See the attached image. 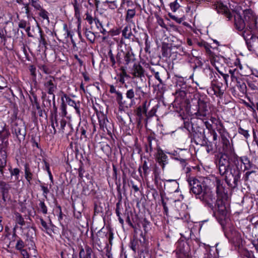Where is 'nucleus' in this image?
<instances>
[{
    "instance_id": "f257e3e1",
    "label": "nucleus",
    "mask_w": 258,
    "mask_h": 258,
    "mask_svg": "<svg viewBox=\"0 0 258 258\" xmlns=\"http://www.w3.org/2000/svg\"><path fill=\"white\" fill-rule=\"evenodd\" d=\"M109 92L111 93H115V98L119 108H131L135 104V100L141 99V96H143L144 92L141 87L132 88L126 91L125 96L116 90L113 85L110 86Z\"/></svg>"
},
{
    "instance_id": "f03ea898",
    "label": "nucleus",
    "mask_w": 258,
    "mask_h": 258,
    "mask_svg": "<svg viewBox=\"0 0 258 258\" xmlns=\"http://www.w3.org/2000/svg\"><path fill=\"white\" fill-rule=\"evenodd\" d=\"M257 18L250 10L243 11V18L239 14L234 15L235 28L238 31H242L245 28L250 30L257 29Z\"/></svg>"
},
{
    "instance_id": "7ed1b4c3",
    "label": "nucleus",
    "mask_w": 258,
    "mask_h": 258,
    "mask_svg": "<svg viewBox=\"0 0 258 258\" xmlns=\"http://www.w3.org/2000/svg\"><path fill=\"white\" fill-rule=\"evenodd\" d=\"M257 18L250 10L243 11V18L239 14L234 15L235 28L238 31H242L245 28L250 30L257 29Z\"/></svg>"
},
{
    "instance_id": "20e7f679",
    "label": "nucleus",
    "mask_w": 258,
    "mask_h": 258,
    "mask_svg": "<svg viewBox=\"0 0 258 258\" xmlns=\"http://www.w3.org/2000/svg\"><path fill=\"white\" fill-rule=\"evenodd\" d=\"M241 174L240 161L237 156H234L232 159V165L226 171V173L222 174V176L224 177L225 181L228 186L235 188L240 181Z\"/></svg>"
},
{
    "instance_id": "39448f33",
    "label": "nucleus",
    "mask_w": 258,
    "mask_h": 258,
    "mask_svg": "<svg viewBox=\"0 0 258 258\" xmlns=\"http://www.w3.org/2000/svg\"><path fill=\"white\" fill-rule=\"evenodd\" d=\"M216 194L217 197V206L218 207V214L222 217L226 216L227 214L228 204L226 203L227 195L224 192L223 183L220 179H216Z\"/></svg>"
},
{
    "instance_id": "423d86ee",
    "label": "nucleus",
    "mask_w": 258,
    "mask_h": 258,
    "mask_svg": "<svg viewBox=\"0 0 258 258\" xmlns=\"http://www.w3.org/2000/svg\"><path fill=\"white\" fill-rule=\"evenodd\" d=\"M198 199L200 200L205 206L210 208L214 215L216 214V211L218 212L217 198H216L214 193L210 188L208 187L206 188Z\"/></svg>"
},
{
    "instance_id": "0eeeda50",
    "label": "nucleus",
    "mask_w": 258,
    "mask_h": 258,
    "mask_svg": "<svg viewBox=\"0 0 258 258\" xmlns=\"http://www.w3.org/2000/svg\"><path fill=\"white\" fill-rule=\"evenodd\" d=\"M189 187L190 192L194 194L197 199L208 187L203 182L194 177H189L187 179Z\"/></svg>"
},
{
    "instance_id": "6e6552de",
    "label": "nucleus",
    "mask_w": 258,
    "mask_h": 258,
    "mask_svg": "<svg viewBox=\"0 0 258 258\" xmlns=\"http://www.w3.org/2000/svg\"><path fill=\"white\" fill-rule=\"evenodd\" d=\"M232 159L233 158L229 159L226 153L222 154L221 155L218 161L219 171L221 175L225 174L226 171L232 165Z\"/></svg>"
},
{
    "instance_id": "1a4fd4ad",
    "label": "nucleus",
    "mask_w": 258,
    "mask_h": 258,
    "mask_svg": "<svg viewBox=\"0 0 258 258\" xmlns=\"http://www.w3.org/2000/svg\"><path fill=\"white\" fill-rule=\"evenodd\" d=\"M140 235L142 237V240L139 239L138 237L135 236V238L131 242V247L135 252H143L146 247L145 235H143V232H141Z\"/></svg>"
},
{
    "instance_id": "9d476101",
    "label": "nucleus",
    "mask_w": 258,
    "mask_h": 258,
    "mask_svg": "<svg viewBox=\"0 0 258 258\" xmlns=\"http://www.w3.org/2000/svg\"><path fill=\"white\" fill-rule=\"evenodd\" d=\"M255 30H250L249 28L247 29L245 28L241 31L242 36L245 40L247 48L250 51L254 50L253 46L254 45V43L255 42H253L252 39L254 37H258L254 35L252 33L253 31Z\"/></svg>"
},
{
    "instance_id": "9b49d317",
    "label": "nucleus",
    "mask_w": 258,
    "mask_h": 258,
    "mask_svg": "<svg viewBox=\"0 0 258 258\" xmlns=\"http://www.w3.org/2000/svg\"><path fill=\"white\" fill-rule=\"evenodd\" d=\"M100 127L104 132H107L108 134H111L113 131V123L108 120L104 114H101L98 117Z\"/></svg>"
},
{
    "instance_id": "f8f14e48",
    "label": "nucleus",
    "mask_w": 258,
    "mask_h": 258,
    "mask_svg": "<svg viewBox=\"0 0 258 258\" xmlns=\"http://www.w3.org/2000/svg\"><path fill=\"white\" fill-rule=\"evenodd\" d=\"M45 81L44 86L48 94L52 95V98L53 100L55 99V95L54 92L57 89V85L55 83V80L52 76H49L46 77L45 79Z\"/></svg>"
},
{
    "instance_id": "ddd939ff",
    "label": "nucleus",
    "mask_w": 258,
    "mask_h": 258,
    "mask_svg": "<svg viewBox=\"0 0 258 258\" xmlns=\"http://www.w3.org/2000/svg\"><path fill=\"white\" fill-rule=\"evenodd\" d=\"M198 109L195 113L196 117L198 119H203L206 117L208 114V109L207 102L204 100L199 99L198 101Z\"/></svg>"
},
{
    "instance_id": "4468645a",
    "label": "nucleus",
    "mask_w": 258,
    "mask_h": 258,
    "mask_svg": "<svg viewBox=\"0 0 258 258\" xmlns=\"http://www.w3.org/2000/svg\"><path fill=\"white\" fill-rule=\"evenodd\" d=\"M214 8L217 12L224 14L228 20H230L232 17L227 7L221 3H218L214 5Z\"/></svg>"
},
{
    "instance_id": "2eb2a0df",
    "label": "nucleus",
    "mask_w": 258,
    "mask_h": 258,
    "mask_svg": "<svg viewBox=\"0 0 258 258\" xmlns=\"http://www.w3.org/2000/svg\"><path fill=\"white\" fill-rule=\"evenodd\" d=\"M131 74L134 78H139L142 79L144 77V70L143 68L139 63H135L131 70Z\"/></svg>"
},
{
    "instance_id": "dca6fc26",
    "label": "nucleus",
    "mask_w": 258,
    "mask_h": 258,
    "mask_svg": "<svg viewBox=\"0 0 258 258\" xmlns=\"http://www.w3.org/2000/svg\"><path fill=\"white\" fill-rule=\"evenodd\" d=\"M156 158L157 162L161 165L162 168L164 169L165 165L168 163L167 156L160 148H158Z\"/></svg>"
},
{
    "instance_id": "f3484780",
    "label": "nucleus",
    "mask_w": 258,
    "mask_h": 258,
    "mask_svg": "<svg viewBox=\"0 0 258 258\" xmlns=\"http://www.w3.org/2000/svg\"><path fill=\"white\" fill-rule=\"evenodd\" d=\"M238 160L239 161H240V167L241 168V164H243L244 166L245 170H248L251 169H257L256 165L253 164L246 156L240 157Z\"/></svg>"
},
{
    "instance_id": "a211bd4d",
    "label": "nucleus",
    "mask_w": 258,
    "mask_h": 258,
    "mask_svg": "<svg viewBox=\"0 0 258 258\" xmlns=\"http://www.w3.org/2000/svg\"><path fill=\"white\" fill-rule=\"evenodd\" d=\"M62 97L66 99V101L69 105L73 107L75 109L76 113L80 115L81 114L80 109V102H76L74 100H72L70 97H69L67 94H64Z\"/></svg>"
},
{
    "instance_id": "6ab92c4d",
    "label": "nucleus",
    "mask_w": 258,
    "mask_h": 258,
    "mask_svg": "<svg viewBox=\"0 0 258 258\" xmlns=\"http://www.w3.org/2000/svg\"><path fill=\"white\" fill-rule=\"evenodd\" d=\"M212 88L214 92V94L217 97L221 98L224 94L225 89L223 88V85L222 83L217 82L215 84H212Z\"/></svg>"
},
{
    "instance_id": "aec40b11",
    "label": "nucleus",
    "mask_w": 258,
    "mask_h": 258,
    "mask_svg": "<svg viewBox=\"0 0 258 258\" xmlns=\"http://www.w3.org/2000/svg\"><path fill=\"white\" fill-rule=\"evenodd\" d=\"M32 105L33 107H35L36 109L38 110V115L40 117H42L44 119L47 118L46 112L44 110H42L41 108V107L38 102L37 101V99L36 97H34V101H32Z\"/></svg>"
},
{
    "instance_id": "412c9836",
    "label": "nucleus",
    "mask_w": 258,
    "mask_h": 258,
    "mask_svg": "<svg viewBox=\"0 0 258 258\" xmlns=\"http://www.w3.org/2000/svg\"><path fill=\"white\" fill-rule=\"evenodd\" d=\"M13 130L19 139H24L26 132L24 125L19 126L16 125L14 127Z\"/></svg>"
},
{
    "instance_id": "4be33fe9",
    "label": "nucleus",
    "mask_w": 258,
    "mask_h": 258,
    "mask_svg": "<svg viewBox=\"0 0 258 258\" xmlns=\"http://www.w3.org/2000/svg\"><path fill=\"white\" fill-rule=\"evenodd\" d=\"M136 15V9H130L126 11L125 20L128 24H134V18Z\"/></svg>"
},
{
    "instance_id": "5701e85b",
    "label": "nucleus",
    "mask_w": 258,
    "mask_h": 258,
    "mask_svg": "<svg viewBox=\"0 0 258 258\" xmlns=\"http://www.w3.org/2000/svg\"><path fill=\"white\" fill-rule=\"evenodd\" d=\"M92 253V249L88 246H85V248L81 247L80 252V258H91Z\"/></svg>"
},
{
    "instance_id": "b1692460",
    "label": "nucleus",
    "mask_w": 258,
    "mask_h": 258,
    "mask_svg": "<svg viewBox=\"0 0 258 258\" xmlns=\"http://www.w3.org/2000/svg\"><path fill=\"white\" fill-rule=\"evenodd\" d=\"M148 142L149 149L147 148V152H148V150H149L150 152H152L153 150L157 149L158 150V148H160L158 146L157 141L152 136H150L148 137Z\"/></svg>"
},
{
    "instance_id": "393cba45",
    "label": "nucleus",
    "mask_w": 258,
    "mask_h": 258,
    "mask_svg": "<svg viewBox=\"0 0 258 258\" xmlns=\"http://www.w3.org/2000/svg\"><path fill=\"white\" fill-rule=\"evenodd\" d=\"M78 131H79L81 135V139L82 138V136L84 137V138H87V134H89V131H90L89 128V126L86 123L84 124H80L78 128Z\"/></svg>"
},
{
    "instance_id": "a878e982",
    "label": "nucleus",
    "mask_w": 258,
    "mask_h": 258,
    "mask_svg": "<svg viewBox=\"0 0 258 258\" xmlns=\"http://www.w3.org/2000/svg\"><path fill=\"white\" fill-rule=\"evenodd\" d=\"M222 142L223 145V150L225 153H231L232 152L230 143L228 139L224 136H222Z\"/></svg>"
},
{
    "instance_id": "bb28decb",
    "label": "nucleus",
    "mask_w": 258,
    "mask_h": 258,
    "mask_svg": "<svg viewBox=\"0 0 258 258\" xmlns=\"http://www.w3.org/2000/svg\"><path fill=\"white\" fill-rule=\"evenodd\" d=\"M124 58L125 64L128 65L134 60L135 56L132 52L127 51L124 53Z\"/></svg>"
},
{
    "instance_id": "cd10ccee",
    "label": "nucleus",
    "mask_w": 258,
    "mask_h": 258,
    "mask_svg": "<svg viewBox=\"0 0 258 258\" xmlns=\"http://www.w3.org/2000/svg\"><path fill=\"white\" fill-rule=\"evenodd\" d=\"M33 174L28 164L25 165V177L29 184H31V180L32 179Z\"/></svg>"
},
{
    "instance_id": "c85d7f7f",
    "label": "nucleus",
    "mask_w": 258,
    "mask_h": 258,
    "mask_svg": "<svg viewBox=\"0 0 258 258\" xmlns=\"http://www.w3.org/2000/svg\"><path fill=\"white\" fill-rule=\"evenodd\" d=\"M7 153L5 151H0V168H4L7 164Z\"/></svg>"
},
{
    "instance_id": "c756f323",
    "label": "nucleus",
    "mask_w": 258,
    "mask_h": 258,
    "mask_svg": "<svg viewBox=\"0 0 258 258\" xmlns=\"http://www.w3.org/2000/svg\"><path fill=\"white\" fill-rule=\"evenodd\" d=\"M122 36L126 39H130L133 34L131 30V27L129 25L126 26L122 31Z\"/></svg>"
},
{
    "instance_id": "7c9ffc66",
    "label": "nucleus",
    "mask_w": 258,
    "mask_h": 258,
    "mask_svg": "<svg viewBox=\"0 0 258 258\" xmlns=\"http://www.w3.org/2000/svg\"><path fill=\"white\" fill-rule=\"evenodd\" d=\"M141 224H142L144 231V233H143V235H145V236L146 234L151 229L150 222L148 221L146 218H144L143 220L141 221Z\"/></svg>"
},
{
    "instance_id": "2f4dec72",
    "label": "nucleus",
    "mask_w": 258,
    "mask_h": 258,
    "mask_svg": "<svg viewBox=\"0 0 258 258\" xmlns=\"http://www.w3.org/2000/svg\"><path fill=\"white\" fill-rule=\"evenodd\" d=\"M161 52L163 57H167L170 56V49L167 44L164 43L162 45L161 47Z\"/></svg>"
},
{
    "instance_id": "473e14b6",
    "label": "nucleus",
    "mask_w": 258,
    "mask_h": 258,
    "mask_svg": "<svg viewBox=\"0 0 258 258\" xmlns=\"http://www.w3.org/2000/svg\"><path fill=\"white\" fill-rule=\"evenodd\" d=\"M121 72L119 75V81L121 84H124L125 82L124 78H130L126 72L125 69L123 67L120 68Z\"/></svg>"
},
{
    "instance_id": "72a5a7b5",
    "label": "nucleus",
    "mask_w": 258,
    "mask_h": 258,
    "mask_svg": "<svg viewBox=\"0 0 258 258\" xmlns=\"http://www.w3.org/2000/svg\"><path fill=\"white\" fill-rule=\"evenodd\" d=\"M86 38L92 43H93L95 40L96 36L95 34L91 31L86 29L85 32Z\"/></svg>"
},
{
    "instance_id": "f704fd0d",
    "label": "nucleus",
    "mask_w": 258,
    "mask_h": 258,
    "mask_svg": "<svg viewBox=\"0 0 258 258\" xmlns=\"http://www.w3.org/2000/svg\"><path fill=\"white\" fill-rule=\"evenodd\" d=\"M172 183L168 185V188L170 192H178V183L175 180H169Z\"/></svg>"
},
{
    "instance_id": "c9c22d12",
    "label": "nucleus",
    "mask_w": 258,
    "mask_h": 258,
    "mask_svg": "<svg viewBox=\"0 0 258 258\" xmlns=\"http://www.w3.org/2000/svg\"><path fill=\"white\" fill-rule=\"evenodd\" d=\"M120 205H121V200H119L116 204V209L115 213L118 218V220L119 223L122 225L123 224V220L121 218L120 216Z\"/></svg>"
},
{
    "instance_id": "e433bc0d",
    "label": "nucleus",
    "mask_w": 258,
    "mask_h": 258,
    "mask_svg": "<svg viewBox=\"0 0 258 258\" xmlns=\"http://www.w3.org/2000/svg\"><path fill=\"white\" fill-rule=\"evenodd\" d=\"M236 86L239 89L240 91L242 93H245L246 92V85L242 81H237Z\"/></svg>"
},
{
    "instance_id": "4c0bfd02",
    "label": "nucleus",
    "mask_w": 258,
    "mask_h": 258,
    "mask_svg": "<svg viewBox=\"0 0 258 258\" xmlns=\"http://www.w3.org/2000/svg\"><path fill=\"white\" fill-rule=\"evenodd\" d=\"M147 111V109L146 108V103H145L142 107L140 106L137 108V115L139 117H141L143 114H146Z\"/></svg>"
},
{
    "instance_id": "58836bf2",
    "label": "nucleus",
    "mask_w": 258,
    "mask_h": 258,
    "mask_svg": "<svg viewBox=\"0 0 258 258\" xmlns=\"http://www.w3.org/2000/svg\"><path fill=\"white\" fill-rule=\"evenodd\" d=\"M186 95L185 91L181 89H177L175 92V95L177 99L179 98H180V99H184V97H186Z\"/></svg>"
},
{
    "instance_id": "ea45409f",
    "label": "nucleus",
    "mask_w": 258,
    "mask_h": 258,
    "mask_svg": "<svg viewBox=\"0 0 258 258\" xmlns=\"http://www.w3.org/2000/svg\"><path fill=\"white\" fill-rule=\"evenodd\" d=\"M15 220L17 224L21 226H24L25 225V222L24 220V218L19 213H15Z\"/></svg>"
},
{
    "instance_id": "a19ab883",
    "label": "nucleus",
    "mask_w": 258,
    "mask_h": 258,
    "mask_svg": "<svg viewBox=\"0 0 258 258\" xmlns=\"http://www.w3.org/2000/svg\"><path fill=\"white\" fill-rule=\"evenodd\" d=\"M26 236L27 240L29 239L30 241H33L35 236L34 230L32 228L29 229L26 233Z\"/></svg>"
},
{
    "instance_id": "79ce46f5",
    "label": "nucleus",
    "mask_w": 258,
    "mask_h": 258,
    "mask_svg": "<svg viewBox=\"0 0 258 258\" xmlns=\"http://www.w3.org/2000/svg\"><path fill=\"white\" fill-rule=\"evenodd\" d=\"M10 173L12 176H14L15 181L19 180L20 170L18 168L10 169Z\"/></svg>"
},
{
    "instance_id": "37998d69",
    "label": "nucleus",
    "mask_w": 258,
    "mask_h": 258,
    "mask_svg": "<svg viewBox=\"0 0 258 258\" xmlns=\"http://www.w3.org/2000/svg\"><path fill=\"white\" fill-rule=\"evenodd\" d=\"M124 52L122 50L118 51L116 55V62H117L118 65H120L122 63V58L124 57Z\"/></svg>"
},
{
    "instance_id": "c03bdc74",
    "label": "nucleus",
    "mask_w": 258,
    "mask_h": 258,
    "mask_svg": "<svg viewBox=\"0 0 258 258\" xmlns=\"http://www.w3.org/2000/svg\"><path fill=\"white\" fill-rule=\"evenodd\" d=\"M108 55L110 58V61L111 62L112 67L115 68L116 60L111 49H109V51L108 52Z\"/></svg>"
},
{
    "instance_id": "a18cd8bd",
    "label": "nucleus",
    "mask_w": 258,
    "mask_h": 258,
    "mask_svg": "<svg viewBox=\"0 0 258 258\" xmlns=\"http://www.w3.org/2000/svg\"><path fill=\"white\" fill-rule=\"evenodd\" d=\"M39 220L40 222V224L43 227L42 230L44 231H45L47 233H48V230H49V227L48 224H47V223L42 218H40L39 219Z\"/></svg>"
},
{
    "instance_id": "49530a36",
    "label": "nucleus",
    "mask_w": 258,
    "mask_h": 258,
    "mask_svg": "<svg viewBox=\"0 0 258 258\" xmlns=\"http://www.w3.org/2000/svg\"><path fill=\"white\" fill-rule=\"evenodd\" d=\"M24 246H25V244H24V242L23 241V240H21V239H19L17 241L16 245V248L17 250H19L20 251V250L23 249V248L24 247Z\"/></svg>"
},
{
    "instance_id": "de8ad7c7",
    "label": "nucleus",
    "mask_w": 258,
    "mask_h": 258,
    "mask_svg": "<svg viewBox=\"0 0 258 258\" xmlns=\"http://www.w3.org/2000/svg\"><path fill=\"white\" fill-rule=\"evenodd\" d=\"M238 133L242 135L245 138L247 139L249 137L248 131L243 129L241 127L239 126L238 130Z\"/></svg>"
},
{
    "instance_id": "09e8293b",
    "label": "nucleus",
    "mask_w": 258,
    "mask_h": 258,
    "mask_svg": "<svg viewBox=\"0 0 258 258\" xmlns=\"http://www.w3.org/2000/svg\"><path fill=\"white\" fill-rule=\"evenodd\" d=\"M142 168L143 170L144 175L146 176L148 173L149 170V167L148 165L147 162L146 161H144Z\"/></svg>"
},
{
    "instance_id": "8fccbe9b",
    "label": "nucleus",
    "mask_w": 258,
    "mask_h": 258,
    "mask_svg": "<svg viewBox=\"0 0 258 258\" xmlns=\"http://www.w3.org/2000/svg\"><path fill=\"white\" fill-rule=\"evenodd\" d=\"M85 20H87L90 25H92L95 22V20H96V19H94L91 15L87 13L86 14Z\"/></svg>"
},
{
    "instance_id": "3c124183",
    "label": "nucleus",
    "mask_w": 258,
    "mask_h": 258,
    "mask_svg": "<svg viewBox=\"0 0 258 258\" xmlns=\"http://www.w3.org/2000/svg\"><path fill=\"white\" fill-rule=\"evenodd\" d=\"M39 207L41 211L44 214H46L47 213V207L43 201H41L39 203Z\"/></svg>"
},
{
    "instance_id": "603ef678",
    "label": "nucleus",
    "mask_w": 258,
    "mask_h": 258,
    "mask_svg": "<svg viewBox=\"0 0 258 258\" xmlns=\"http://www.w3.org/2000/svg\"><path fill=\"white\" fill-rule=\"evenodd\" d=\"M48 13L45 10L41 9L39 12V15L42 17L43 19L48 20Z\"/></svg>"
},
{
    "instance_id": "864d4df0",
    "label": "nucleus",
    "mask_w": 258,
    "mask_h": 258,
    "mask_svg": "<svg viewBox=\"0 0 258 258\" xmlns=\"http://www.w3.org/2000/svg\"><path fill=\"white\" fill-rule=\"evenodd\" d=\"M40 70L46 74H49L51 73L50 70L45 65H41L39 67Z\"/></svg>"
},
{
    "instance_id": "5fc2aeb1",
    "label": "nucleus",
    "mask_w": 258,
    "mask_h": 258,
    "mask_svg": "<svg viewBox=\"0 0 258 258\" xmlns=\"http://www.w3.org/2000/svg\"><path fill=\"white\" fill-rule=\"evenodd\" d=\"M179 7L180 6L176 1L170 4V8L171 10L174 12H175L179 8Z\"/></svg>"
},
{
    "instance_id": "6e6d98bb",
    "label": "nucleus",
    "mask_w": 258,
    "mask_h": 258,
    "mask_svg": "<svg viewBox=\"0 0 258 258\" xmlns=\"http://www.w3.org/2000/svg\"><path fill=\"white\" fill-rule=\"evenodd\" d=\"M40 37L39 39V44L42 45L46 47V45L47 44L46 40H45L44 37L43 36L42 31H40Z\"/></svg>"
},
{
    "instance_id": "4d7b16f0",
    "label": "nucleus",
    "mask_w": 258,
    "mask_h": 258,
    "mask_svg": "<svg viewBox=\"0 0 258 258\" xmlns=\"http://www.w3.org/2000/svg\"><path fill=\"white\" fill-rule=\"evenodd\" d=\"M154 72L155 78L159 81L160 84H162V81L160 78V76L164 71H161L160 72L154 71Z\"/></svg>"
},
{
    "instance_id": "13d9d810",
    "label": "nucleus",
    "mask_w": 258,
    "mask_h": 258,
    "mask_svg": "<svg viewBox=\"0 0 258 258\" xmlns=\"http://www.w3.org/2000/svg\"><path fill=\"white\" fill-rule=\"evenodd\" d=\"M253 42H255L254 47V50L252 51L257 50L258 51V37H254L252 39Z\"/></svg>"
},
{
    "instance_id": "bf43d9fd",
    "label": "nucleus",
    "mask_w": 258,
    "mask_h": 258,
    "mask_svg": "<svg viewBox=\"0 0 258 258\" xmlns=\"http://www.w3.org/2000/svg\"><path fill=\"white\" fill-rule=\"evenodd\" d=\"M61 100H62V102L61 105V110L63 111V114L64 115H66V114H67L66 106V104H64V100H63V97L61 98Z\"/></svg>"
},
{
    "instance_id": "052dcab7",
    "label": "nucleus",
    "mask_w": 258,
    "mask_h": 258,
    "mask_svg": "<svg viewBox=\"0 0 258 258\" xmlns=\"http://www.w3.org/2000/svg\"><path fill=\"white\" fill-rule=\"evenodd\" d=\"M27 25V22L24 20H21L18 24V26L20 28H25Z\"/></svg>"
},
{
    "instance_id": "680f3d73",
    "label": "nucleus",
    "mask_w": 258,
    "mask_h": 258,
    "mask_svg": "<svg viewBox=\"0 0 258 258\" xmlns=\"http://www.w3.org/2000/svg\"><path fill=\"white\" fill-rule=\"evenodd\" d=\"M74 10H75L76 15L79 14V13H80L79 7V5L77 3V1H75V3L74 4Z\"/></svg>"
},
{
    "instance_id": "e2e57ef3",
    "label": "nucleus",
    "mask_w": 258,
    "mask_h": 258,
    "mask_svg": "<svg viewBox=\"0 0 258 258\" xmlns=\"http://www.w3.org/2000/svg\"><path fill=\"white\" fill-rule=\"evenodd\" d=\"M32 5L33 6L35 9L37 10H40L41 9V6L40 4L37 3L36 1L32 0Z\"/></svg>"
},
{
    "instance_id": "0e129e2a",
    "label": "nucleus",
    "mask_w": 258,
    "mask_h": 258,
    "mask_svg": "<svg viewBox=\"0 0 258 258\" xmlns=\"http://www.w3.org/2000/svg\"><path fill=\"white\" fill-rule=\"evenodd\" d=\"M94 23L98 30H99L103 27L102 24L97 19H96V20H95Z\"/></svg>"
},
{
    "instance_id": "69168bd1",
    "label": "nucleus",
    "mask_w": 258,
    "mask_h": 258,
    "mask_svg": "<svg viewBox=\"0 0 258 258\" xmlns=\"http://www.w3.org/2000/svg\"><path fill=\"white\" fill-rule=\"evenodd\" d=\"M21 253L23 256L22 258H29V255L28 252L25 249H22L20 250Z\"/></svg>"
},
{
    "instance_id": "338daca9",
    "label": "nucleus",
    "mask_w": 258,
    "mask_h": 258,
    "mask_svg": "<svg viewBox=\"0 0 258 258\" xmlns=\"http://www.w3.org/2000/svg\"><path fill=\"white\" fill-rule=\"evenodd\" d=\"M204 124L206 128L210 131V132H211L212 130H213L212 128V125L209 121H205Z\"/></svg>"
},
{
    "instance_id": "774afa93",
    "label": "nucleus",
    "mask_w": 258,
    "mask_h": 258,
    "mask_svg": "<svg viewBox=\"0 0 258 258\" xmlns=\"http://www.w3.org/2000/svg\"><path fill=\"white\" fill-rule=\"evenodd\" d=\"M175 159L179 160L180 161V163H181L182 167H184L186 166V160L185 159L181 158L179 157H176Z\"/></svg>"
}]
</instances>
